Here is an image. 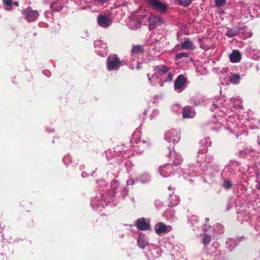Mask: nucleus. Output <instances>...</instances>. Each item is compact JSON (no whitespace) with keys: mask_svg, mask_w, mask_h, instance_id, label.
I'll list each match as a JSON object with an SVG mask.
<instances>
[{"mask_svg":"<svg viewBox=\"0 0 260 260\" xmlns=\"http://www.w3.org/2000/svg\"><path fill=\"white\" fill-rule=\"evenodd\" d=\"M144 12L143 10H140L134 12L129 17L130 21L129 26L132 29H138L140 28L143 23V19L145 16Z\"/></svg>","mask_w":260,"mask_h":260,"instance_id":"obj_1","label":"nucleus"},{"mask_svg":"<svg viewBox=\"0 0 260 260\" xmlns=\"http://www.w3.org/2000/svg\"><path fill=\"white\" fill-rule=\"evenodd\" d=\"M121 66V62L117 55L110 54L107 59V69L108 71L117 70Z\"/></svg>","mask_w":260,"mask_h":260,"instance_id":"obj_2","label":"nucleus"},{"mask_svg":"<svg viewBox=\"0 0 260 260\" xmlns=\"http://www.w3.org/2000/svg\"><path fill=\"white\" fill-rule=\"evenodd\" d=\"M165 139L169 143L176 144L180 140V132L174 129H169L165 132Z\"/></svg>","mask_w":260,"mask_h":260,"instance_id":"obj_3","label":"nucleus"},{"mask_svg":"<svg viewBox=\"0 0 260 260\" xmlns=\"http://www.w3.org/2000/svg\"><path fill=\"white\" fill-rule=\"evenodd\" d=\"M146 2L154 9L161 13H165L168 10V6L158 0H145Z\"/></svg>","mask_w":260,"mask_h":260,"instance_id":"obj_4","label":"nucleus"},{"mask_svg":"<svg viewBox=\"0 0 260 260\" xmlns=\"http://www.w3.org/2000/svg\"><path fill=\"white\" fill-rule=\"evenodd\" d=\"M164 23L163 18L159 15H151L148 18L149 28L150 30L155 29Z\"/></svg>","mask_w":260,"mask_h":260,"instance_id":"obj_5","label":"nucleus"},{"mask_svg":"<svg viewBox=\"0 0 260 260\" xmlns=\"http://www.w3.org/2000/svg\"><path fill=\"white\" fill-rule=\"evenodd\" d=\"M172 228L170 225H167L162 222L156 223L154 226L155 233L159 235H164L172 231Z\"/></svg>","mask_w":260,"mask_h":260,"instance_id":"obj_6","label":"nucleus"},{"mask_svg":"<svg viewBox=\"0 0 260 260\" xmlns=\"http://www.w3.org/2000/svg\"><path fill=\"white\" fill-rule=\"evenodd\" d=\"M97 21L98 25L103 28L109 27L112 23V20L110 18L103 15H100L98 16Z\"/></svg>","mask_w":260,"mask_h":260,"instance_id":"obj_7","label":"nucleus"},{"mask_svg":"<svg viewBox=\"0 0 260 260\" xmlns=\"http://www.w3.org/2000/svg\"><path fill=\"white\" fill-rule=\"evenodd\" d=\"M186 81V79L183 75H179L175 81L174 88L178 92H181L183 89V86Z\"/></svg>","mask_w":260,"mask_h":260,"instance_id":"obj_8","label":"nucleus"},{"mask_svg":"<svg viewBox=\"0 0 260 260\" xmlns=\"http://www.w3.org/2000/svg\"><path fill=\"white\" fill-rule=\"evenodd\" d=\"M24 14L26 19L29 22L34 21L39 15L37 11H33L30 8H28L24 10Z\"/></svg>","mask_w":260,"mask_h":260,"instance_id":"obj_9","label":"nucleus"},{"mask_svg":"<svg viewBox=\"0 0 260 260\" xmlns=\"http://www.w3.org/2000/svg\"><path fill=\"white\" fill-rule=\"evenodd\" d=\"M172 170V166L171 165L167 164L160 167L159 169V172L162 177H167L171 175Z\"/></svg>","mask_w":260,"mask_h":260,"instance_id":"obj_10","label":"nucleus"},{"mask_svg":"<svg viewBox=\"0 0 260 260\" xmlns=\"http://www.w3.org/2000/svg\"><path fill=\"white\" fill-rule=\"evenodd\" d=\"M183 117L185 118H193L196 115V112L193 108L189 106L184 107L182 112Z\"/></svg>","mask_w":260,"mask_h":260,"instance_id":"obj_11","label":"nucleus"},{"mask_svg":"<svg viewBox=\"0 0 260 260\" xmlns=\"http://www.w3.org/2000/svg\"><path fill=\"white\" fill-rule=\"evenodd\" d=\"M137 243L139 247L143 249L148 244V238L143 233H140L137 240Z\"/></svg>","mask_w":260,"mask_h":260,"instance_id":"obj_12","label":"nucleus"},{"mask_svg":"<svg viewBox=\"0 0 260 260\" xmlns=\"http://www.w3.org/2000/svg\"><path fill=\"white\" fill-rule=\"evenodd\" d=\"M241 59V53L238 50H234L230 55V59L232 62H238L240 61Z\"/></svg>","mask_w":260,"mask_h":260,"instance_id":"obj_13","label":"nucleus"},{"mask_svg":"<svg viewBox=\"0 0 260 260\" xmlns=\"http://www.w3.org/2000/svg\"><path fill=\"white\" fill-rule=\"evenodd\" d=\"M154 71H155L157 75H159L161 74L160 77L163 75H165V73H167L169 70V68L166 67L165 65H159L154 67L153 68Z\"/></svg>","mask_w":260,"mask_h":260,"instance_id":"obj_14","label":"nucleus"},{"mask_svg":"<svg viewBox=\"0 0 260 260\" xmlns=\"http://www.w3.org/2000/svg\"><path fill=\"white\" fill-rule=\"evenodd\" d=\"M50 8L54 11H59L62 8V0H53Z\"/></svg>","mask_w":260,"mask_h":260,"instance_id":"obj_15","label":"nucleus"},{"mask_svg":"<svg viewBox=\"0 0 260 260\" xmlns=\"http://www.w3.org/2000/svg\"><path fill=\"white\" fill-rule=\"evenodd\" d=\"M137 226L141 230L145 231L149 229V225L144 218L138 219L137 221Z\"/></svg>","mask_w":260,"mask_h":260,"instance_id":"obj_16","label":"nucleus"},{"mask_svg":"<svg viewBox=\"0 0 260 260\" xmlns=\"http://www.w3.org/2000/svg\"><path fill=\"white\" fill-rule=\"evenodd\" d=\"M170 156L173 159L174 164L175 165H179L181 164L183 161L182 158L175 152H171Z\"/></svg>","mask_w":260,"mask_h":260,"instance_id":"obj_17","label":"nucleus"},{"mask_svg":"<svg viewBox=\"0 0 260 260\" xmlns=\"http://www.w3.org/2000/svg\"><path fill=\"white\" fill-rule=\"evenodd\" d=\"M181 47L185 50H193L195 49V46L193 43L189 40H185L181 43Z\"/></svg>","mask_w":260,"mask_h":260,"instance_id":"obj_18","label":"nucleus"},{"mask_svg":"<svg viewBox=\"0 0 260 260\" xmlns=\"http://www.w3.org/2000/svg\"><path fill=\"white\" fill-rule=\"evenodd\" d=\"M200 42V46L202 48L205 50H208L211 46V41L207 39H204L203 40L199 39Z\"/></svg>","mask_w":260,"mask_h":260,"instance_id":"obj_19","label":"nucleus"},{"mask_svg":"<svg viewBox=\"0 0 260 260\" xmlns=\"http://www.w3.org/2000/svg\"><path fill=\"white\" fill-rule=\"evenodd\" d=\"M169 200L171 206L177 205L180 201L179 197L174 194H170Z\"/></svg>","mask_w":260,"mask_h":260,"instance_id":"obj_20","label":"nucleus"},{"mask_svg":"<svg viewBox=\"0 0 260 260\" xmlns=\"http://www.w3.org/2000/svg\"><path fill=\"white\" fill-rule=\"evenodd\" d=\"M173 74L170 73H168L166 78L165 77V76L162 75L161 76V77L160 78V81H159V84H160V86H163L164 82L172 81L173 80Z\"/></svg>","mask_w":260,"mask_h":260,"instance_id":"obj_21","label":"nucleus"},{"mask_svg":"<svg viewBox=\"0 0 260 260\" xmlns=\"http://www.w3.org/2000/svg\"><path fill=\"white\" fill-rule=\"evenodd\" d=\"M143 50V48L142 46H135L133 47L132 50V56L135 58L137 57L139 53H141Z\"/></svg>","mask_w":260,"mask_h":260,"instance_id":"obj_22","label":"nucleus"},{"mask_svg":"<svg viewBox=\"0 0 260 260\" xmlns=\"http://www.w3.org/2000/svg\"><path fill=\"white\" fill-rule=\"evenodd\" d=\"M147 77L150 84L152 85H154L158 82V78L159 77V76H158V75H157V74L155 73L153 75H152L151 77H150L149 74H148Z\"/></svg>","mask_w":260,"mask_h":260,"instance_id":"obj_23","label":"nucleus"},{"mask_svg":"<svg viewBox=\"0 0 260 260\" xmlns=\"http://www.w3.org/2000/svg\"><path fill=\"white\" fill-rule=\"evenodd\" d=\"M150 179V177L147 174H143L138 178L137 180L142 183H146L149 181Z\"/></svg>","mask_w":260,"mask_h":260,"instance_id":"obj_24","label":"nucleus"},{"mask_svg":"<svg viewBox=\"0 0 260 260\" xmlns=\"http://www.w3.org/2000/svg\"><path fill=\"white\" fill-rule=\"evenodd\" d=\"M240 78V77L239 75H233L230 78L231 82L233 84H236L239 83Z\"/></svg>","mask_w":260,"mask_h":260,"instance_id":"obj_25","label":"nucleus"},{"mask_svg":"<svg viewBox=\"0 0 260 260\" xmlns=\"http://www.w3.org/2000/svg\"><path fill=\"white\" fill-rule=\"evenodd\" d=\"M237 30L235 29L228 28L226 31V35L229 37H233L237 35Z\"/></svg>","mask_w":260,"mask_h":260,"instance_id":"obj_26","label":"nucleus"},{"mask_svg":"<svg viewBox=\"0 0 260 260\" xmlns=\"http://www.w3.org/2000/svg\"><path fill=\"white\" fill-rule=\"evenodd\" d=\"M211 240V237L210 236L208 235H205L203 238V243L204 245L208 244Z\"/></svg>","mask_w":260,"mask_h":260,"instance_id":"obj_27","label":"nucleus"},{"mask_svg":"<svg viewBox=\"0 0 260 260\" xmlns=\"http://www.w3.org/2000/svg\"><path fill=\"white\" fill-rule=\"evenodd\" d=\"M178 1L181 6L186 7L191 4L192 0H178Z\"/></svg>","mask_w":260,"mask_h":260,"instance_id":"obj_28","label":"nucleus"},{"mask_svg":"<svg viewBox=\"0 0 260 260\" xmlns=\"http://www.w3.org/2000/svg\"><path fill=\"white\" fill-rule=\"evenodd\" d=\"M188 54L186 52H181L179 53H177L176 54V58H181L183 57H188Z\"/></svg>","mask_w":260,"mask_h":260,"instance_id":"obj_29","label":"nucleus"},{"mask_svg":"<svg viewBox=\"0 0 260 260\" xmlns=\"http://www.w3.org/2000/svg\"><path fill=\"white\" fill-rule=\"evenodd\" d=\"M225 2V0H215L216 6L218 7L223 6Z\"/></svg>","mask_w":260,"mask_h":260,"instance_id":"obj_30","label":"nucleus"},{"mask_svg":"<svg viewBox=\"0 0 260 260\" xmlns=\"http://www.w3.org/2000/svg\"><path fill=\"white\" fill-rule=\"evenodd\" d=\"M223 186L226 188H230L232 186V184L231 182L229 180H225L223 183Z\"/></svg>","mask_w":260,"mask_h":260,"instance_id":"obj_31","label":"nucleus"},{"mask_svg":"<svg viewBox=\"0 0 260 260\" xmlns=\"http://www.w3.org/2000/svg\"><path fill=\"white\" fill-rule=\"evenodd\" d=\"M4 2L7 6H10L12 4V0H4Z\"/></svg>","mask_w":260,"mask_h":260,"instance_id":"obj_32","label":"nucleus"},{"mask_svg":"<svg viewBox=\"0 0 260 260\" xmlns=\"http://www.w3.org/2000/svg\"><path fill=\"white\" fill-rule=\"evenodd\" d=\"M127 183L128 185H133L134 183V180L132 178H130L127 180Z\"/></svg>","mask_w":260,"mask_h":260,"instance_id":"obj_33","label":"nucleus"},{"mask_svg":"<svg viewBox=\"0 0 260 260\" xmlns=\"http://www.w3.org/2000/svg\"><path fill=\"white\" fill-rule=\"evenodd\" d=\"M235 243V241L233 239H230L226 242V244H232L233 243Z\"/></svg>","mask_w":260,"mask_h":260,"instance_id":"obj_34","label":"nucleus"},{"mask_svg":"<svg viewBox=\"0 0 260 260\" xmlns=\"http://www.w3.org/2000/svg\"><path fill=\"white\" fill-rule=\"evenodd\" d=\"M216 226L217 228H218L219 230V232H222V226L220 224H217L216 225Z\"/></svg>","mask_w":260,"mask_h":260,"instance_id":"obj_35","label":"nucleus"},{"mask_svg":"<svg viewBox=\"0 0 260 260\" xmlns=\"http://www.w3.org/2000/svg\"><path fill=\"white\" fill-rule=\"evenodd\" d=\"M217 108V105L215 104H213L212 107L211 108V109L212 111H214Z\"/></svg>","mask_w":260,"mask_h":260,"instance_id":"obj_36","label":"nucleus"},{"mask_svg":"<svg viewBox=\"0 0 260 260\" xmlns=\"http://www.w3.org/2000/svg\"><path fill=\"white\" fill-rule=\"evenodd\" d=\"M136 68L137 69H140V64L139 63H137Z\"/></svg>","mask_w":260,"mask_h":260,"instance_id":"obj_37","label":"nucleus"},{"mask_svg":"<svg viewBox=\"0 0 260 260\" xmlns=\"http://www.w3.org/2000/svg\"><path fill=\"white\" fill-rule=\"evenodd\" d=\"M158 111H157V110H154V111H153V114L156 115V114H158Z\"/></svg>","mask_w":260,"mask_h":260,"instance_id":"obj_38","label":"nucleus"},{"mask_svg":"<svg viewBox=\"0 0 260 260\" xmlns=\"http://www.w3.org/2000/svg\"><path fill=\"white\" fill-rule=\"evenodd\" d=\"M203 230H204V231H205V232H207V228H206V225H204V228H203Z\"/></svg>","mask_w":260,"mask_h":260,"instance_id":"obj_39","label":"nucleus"},{"mask_svg":"<svg viewBox=\"0 0 260 260\" xmlns=\"http://www.w3.org/2000/svg\"><path fill=\"white\" fill-rule=\"evenodd\" d=\"M14 5L15 6H18V3L17 2H14L13 3Z\"/></svg>","mask_w":260,"mask_h":260,"instance_id":"obj_40","label":"nucleus"},{"mask_svg":"<svg viewBox=\"0 0 260 260\" xmlns=\"http://www.w3.org/2000/svg\"><path fill=\"white\" fill-rule=\"evenodd\" d=\"M257 188L260 189V182L257 185Z\"/></svg>","mask_w":260,"mask_h":260,"instance_id":"obj_41","label":"nucleus"},{"mask_svg":"<svg viewBox=\"0 0 260 260\" xmlns=\"http://www.w3.org/2000/svg\"><path fill=\"white\" fill-rule=\"evenodd\" d=\"M171 186H169V187H168V188H169V190H170V189H171Z\"/></svg>","mask_w":260,"mask_h":260,"instance_id":"obj_42","label":"nucleus"},{"mask_svg":"<svg viewBox=\"0 0 260 260\" xmlns=\"http://www.w3.org/2000/svg\"><path fill=\"white\" fill-rule=\"evenodd\" d=\"M206 220L207 221H208V218H206Z\"/></svg>","mask_w":260,"mask_h":260,"instance_id":"obj_43","label":"nucleus"},{"mask_svg":"<svg viewBox=\"0 0 260 260\" xmlns=\"http://www.w3.org/2000/svg\"><path fill=\"white\" fill-rule=\"evenodd\" d=\"M228 249L231 250V248H230V247H228Z\"/></svg>","mask_w":260,"mask_h":260,"instance_id":"obj_44","label":"nucleus"},{"mask_svg":"<svg viewBox=\"0 0 260 260\" xmlns=\"http://www.w3.org/2000/svg\"><path fill=\"white\" fill-rule=\"evenodd\" d=\"M228 249L231 250V248H230V247H228Z\"/></svg>","mask_w":260,"mask_h":260,"instance_id":"obj_45","label":"nucleus"},{"mask_svg":"<svg viewBox=\"0 0 260 260\" xmlns=\"http://www.w3.org/2000/svg\"><path fill=\"white\" fill-rule=\"evenodd\" d=\"M228 249L231 250V248H230V247H228Z\"/></svg>","mask_w":260,"mask_h":260,"instance_id":"obj_46","label":"nucleus"}]
</instances>
